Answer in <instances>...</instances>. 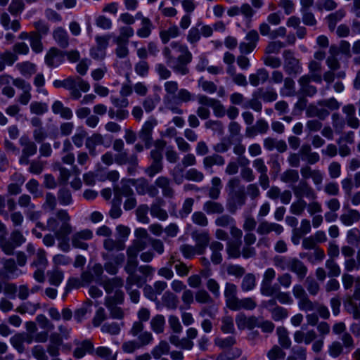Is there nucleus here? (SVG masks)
Here are the masks:
<instances>
[{
  "label": "nucleus",
  "instance_id": "f257e3e1",
  "mask_svg": "<svg viewBox=\"0 0 360 360\" xmlns=\"http://www.w3.org/2000/svg\"><path fill=\"white\" fill-rule=\"evenodd\" d=\"M162 54L166 63L171 67L173 71L181 75L189 73L187 65L192 61V53L188 47L179 41H172L169 46H165Z\"/></svg>",
  "mask_w": 360,
  "mask_h": 360
},
{
  "label": "nucleus",
  "instance_id": "f03ea898",
  "mask_svg": "<svg viewBox=\"0 0 360 360\" xmlns=\"http://www.w3.org/2000/svg\"><path fill=\"white\" fill-rule=\"evenodd\" d=\"M70 217L65 210H58L53 216L47 220V230L53 232L56 238L60 240L66 238L72 231L70 223Z\"/></svg>",
  "mask_w": 360,
  "mask_h": 360
},
{
  "label": "nucleus",
  "instance_id": "7ed1b4c3",
  "mask_svg": "<svg viewBox=\"0 0 360 360\" xmlns=\"http://www.w3.org/2000/svg\"><path fill=\"white\" fill-rule=\"evenodd\" d=\"M276 267L281 271H288L295 274L298 280L302 281L308 274V267L301 259L296 257L276 255L273 258Z\"/></svg>",
  "mask_w": 360,
  "mask_h": 360
},
{
  "label": "nucleus",
  "instance_id": "20e7f679",
  "mask_svg": "<svg viewBox=\"0 0 360 360\" xmlns=\"http://www.w3.org/2000/svg\"><path fill=\"white\" fill-rule=\"evenodd\" d=\"M103 248L105 252H102V257L105 260H115L117 264H123L125 260V255L122 252L125 248L124 240L105 238L103 240Z\"/></svg>",
  "mask_w": 360,
  "mask_h": 360
},
{
  "label": "nucleus",
  "instance_id": "39448f33",
  "mask_svg": "<svg viewBox=\"0 0 360 360\" xmlns=\"http://www.w3.org/2000/svg\"><path fill=\"white\" fill-rule=\"evenodd\" d=\"M166 92L163 97V102L167 109L173 114L182 115L184 111L176 104V95L179 91V84L176 81H167L164 84Z\"/></svg>",
  "mask_w": 360,
  "mask_h": 360
},
{
  "label": "nucleus",
  "instance_id": "423d86ee",
  "mask_svg": "<svg viewBox=\"0 0 360 360\" xmlns=\"http://www.w3.org/2000/svg\"><path fill=\"white\" fill-rule=\"evenodd\" d=\"M284 60L283 70L288 75L296 76L302 71V67L299 59L295 57L294 53L290 50L283 52Z\"/></svg>",
  "mask_w": 360,
  "mask_h": 360
},
{
  "label": "nucleus",
  "instance_id": "0eeeda50",
  "mask_svg": "<svg viewBox=\"0 0 360 360\" xmlns=\"http://www.w3.org/2000/svg\"><path fill=\"white\" fill-rule=\"evenodd\" d=\"M73 145L70 139H66L63 142L62 154L63 155L61 158V161L65 165L72 166V170L73 174L78 176L81 173V170L78 166L75 164V156L73 153Z\"/></svg>",
  "mask_w": 360,
  "mask_h": 360
},
{
  "label": "nucleus",
  "instance_id": "6e6552de",
  "mask_svg": "<svg viewBox=\"0 0 360 360\" xmlns=\"http://www.w3.org/2000/svg\"><path fill=\"white\" fill-rule=\"evenodd\" d=\"M19 143L22 147V153L19 158V163L20 165H28L30 162L29 158L37 153V146L27 136L20 137Z\"/></svg>",
  "mask_w": 360,
  "mask_h": 360
},
{
  "label": "nucleus",
  "instance_id": "1a4fd4ad",
  "mask_svg": "<svg viewBox=\"0 0 360 360\" xmlns=\"http://www.w3.org/2000/svg\"><path fill=\"white\" fill-rule=\"evenodd\" d=\"M23 274L19 269L15 261L13 259H6L3 262V266L0 269V278L3 280H11L18 278Z\"/></svg>",
  "mask_w": 360,
  "mask_h": 360
},
{
  "label": "nucleus",
  "instance_id": "9d476101",
  "mask_svg": "<svg viewBox=\"0 0 360 360\" xmlns=\"http://www.w3.org/2000/svg\"><path fill=\"white\" fill-rule=\"evenodd\" d=\"M276 277V271L273 268H268L263 274L260 286L261 294L266 297H272L274 289L278 285H272V281Z\"/></svg>",
  "mask_w": 360,
  "mask_h": 360
},
{
  "label": "nucleus",
  "instance_id": "9b49d317",
  "mask_svg": "<svg viewBox=\"0 0 360 360\" xmlns=\"http://www.w3.org/2000/svg\"><path fill=\"white\" fill-rule=\"evenodd\" d=\"M230 196L227 202V207L230 212L234 213L238 207H241L246 203L247 195L245 188L241 187L238 191L229 193Z\"/></svg>",
  "mask_w": 360,
  "mask_h": 360
},
{
  "label": "nucleus",
  "instance_id": "f8f14e48",
  "mask_svg": "<svg viewBox=\"0 0 360 360\" xmlns=\"http://www.w3.org/2000/svg\"><path fill=\"white\" fill-rule=\"evenodd\" d=\"M110 40L109 35L97 36L96 37V46L92 47L90 50V56L94 60H101L105 58V50Z\"/></svg>",
  "mask_w": 360,
  "mask_h": 360
},
{
  "label": "nucleus",
  "instance_id": "ddd939ff",
  "mask_svg": "<svg viewBox=\"0 0 360 360\" xmlns=\"http://www.w3.org/2000/svg\"><path fill=\"white\" fill-rule=\"evenodd\" d=\"M93 238V232L90 229H83L74 233L71 236L72 245L75 248L86 250L89 248L86 240Z\"/></svg>",
  "mask_w": 360,
  "mask_h": 360
},
{
  "label": "nucleus",
  "instance_id": "4468645a",
  "mask_svg": "<svg viewBox=\"0 0 360 360\" xmlns=\"http://www.w3.org/2000/svg\"><path fill=\"white\" fill-rule=\"evenodd\" d=\"M158 124V121L153 117H150L144 122L141 129L139 133V139L144 143L145 146L149 148L152 145V134L153 129Z\"/></svg>",
  "mask_w": 360,
  "mask_h": 360
},
{
  "label": "nucleus",
  "instance_id": "2eb2a0df",
  "mask_svg": "<svg viewBox=\"0 0 360 360\" xmlns=\"http://www.w3.org/2000/svg\"><path fill=\"white\" fill-rule=\"evenodd\" d=\"M150 155L152 159V163L146 169V173L150 177H153L163 169L162 154L158 150H152Z\"/></svg>",
  "mask_w": 360,
  "mask_h": 360
},
{
  "label": "nucleus",
  "instance_id": "dca6fc26",
  "mask_svg": "<svg viewBox=\"0 0 360 360\" xmlns=\"http://www.w3.org/2000/svg\"><path fill=\"white\" fill-rule=\"evenodd\" d=\"M136 19L141 20V27L136 31L138 37L141 39H146L149 37L154 28V25L151 20L144 16L141 12H138L136 14Z\"/></svg>",
  "mask_w": 360,
  "mask_h": 360
},
{
  "label": "nucleus",
  "instance_id": "f3484780",
  "mask_svg": "<svg viewBox=\"0 0 360 360\" xmlns=\"http://www.w3.org/2000/svg\"><path fill=\"white\" fill-rule=\"evenodd\" d=\"M292 191L297 198H303V197L310 200H316L317 198L316 191L307 181H300L298 185L292 187Z\"/></svg>",
  "mask_w": 360,
  "mask_h": 360
},
{
  "label": "nucleus",
  "instance_id": "a211bd4d",
  "mask_svg": "<svg viewBox=\"0 0 360 360\" xmlns=\"http://www.w3.org/2000/svg\"><path fill=\"white\" fill-rule=\"evenodd\" d=\"M192 238L195 242V247L197 249V255H203L210 241L208 232H193Z\"/></svg>",
  "mask_w": 360,
  "mask_h": 360
},
{
  "label": "nucleus",
  "instance_id": "6ab92c4d",
  "mask_svg": "<svg viewBox=\"0 0 360 360\" xmlns=\"http://www.w3.org/2000/svg\"><path fill=\"white\" fill-rule=\"evenodd\" d=\"M63 56L64 55L61 51L56 47H52L45 55V63L49 68H56L62 63Z\"/></svg>",
  "mask_w": 360,
  "mask_h": 360
},
{
  "label": "nucleus",
  "instance_id": "aec40b11",
  "mask_svg": "<svg viewBox=\"0 0 360 360\" xmlns=\"http://www.w3.org/2000/svg\"><path fill=\"white\" fill-rule=\"evenodd\" d=\"M283 231V227L281 225L265 220L259 222L257 228V233L260 236H266L271 232H275L276 235H280Z\"/></svg>",
  "mask_w": 360,
  "mask_h": 360
},
{
  "label": "nucleus",
  "instance_id": "412c9836",
  "mask_svg": "<svg viewBox=\"0 0 360 360\" xmlns=\"http://www.w3.org/2000/svg\"><path fill=\"white\" fill-rule=\"evenodd\" d=\"M236 323L240 330H244L246 328L252 330L257 326H259L257 318L254 316L248 317L243 314H240L236 316Z\"/></svg>",
  "mask_w": 360,
  "mask_h": 360
},
{
  "label": "nucleus",
  "instance_id": "4be33fe9",
  "mask_svg": "<svg viewBox=\"0 0 360 360\" xmlns=\"http://www.w3.org/2000/svg\"><path fill=\"white\" fill-rule=\"evenodd\" d=\"M104 142L103 136L98 133H94L85 140V147L89 150V155L94 158L97 155L96 146L102 145Z\"/></svg>",
  "mask_w": 360,
  "mask_h": 360
},
{
  "label": "nucleus",
  "instance_id": "5701e85b",
  "mask_svg": "<svg viewBox=\"0 0 360 360\" xmlns=\"http://www.w3.org/2000/svg\"><path fill=\"white\" fill-rule=\"evenodd\" d=\"M155 184L162 190V195L165 198H172L174 196V190L171 185L169 178L161 176L156 179Z\"/></svg>",
  "mask_w": 360,
  "mask_h": 360
},
{
  "label": "nucleus",
  "instance_id": "b1692460",
  "mask_svg": "<svg viewBox=\"0 0 360 360\" xmlns=\"http://www.w3.org/2000/svg\"><path fill=\"white\" fill-rule=\"evenodd\" d=\"M298 153L300 156L302 155V160H306L308 165H314L320 160L319 153L313 152L311 146L308 143L302 144Z\"/></svg>",
  "mask_w": 360,
  "mask_h": 360
},
{
  "label": "nucleus",
  "instance_id": "393cba45",
  "mask_svg": "<svg viewBox=\"0 0 360 360\" xmlns=\"http://www.w3.org/2000/svg\"><path fill=\"white\" fill-rule=\"evenodd\" d=\"M65 89L70 91L78 87L81 91L87 92L90 89L89 84L80 77H69L65 79Z\"/></svg>",
  "mask_w": 360,
  "mask_h": 360
},
{
  "label": "nucleus",
  "instance_id": "a878e982",
  "mask_svg": "<svg viewBox=\"0 0 360 360\" xmlns=\"http://www.w3.org/2000/svg\"><path fill=\"white\" fill-rule=\"evenodd\" d=\"M224 294L226 307L231 309L238 299L237 297V286L232 283H226Z\"/></svg>",
  "mask_w": 360,
  "mask_h": 360
},
{
  "label": "nucleus",
  "instance_id": "bb28decb",
  "mask_svg": "<svg viewBox=\"0 0 360 360\" xmlns=\"http://www.w3.org/2000/svg\"><path fill=\"white\" fill-rule=\"evenodd\" d=\"M316 338L317 334L314 330H309L307 332L296 330L293 334L294 341L297 344L304 342L305 345H309Z\"/></svg>",
  "mask_w": 360,
  "mask_h": 360
},
{
  "label": "nucleus",
  "instance_id": "cd10ccee",
  "mask_svg": "<svg viewBox=\"0 0 360 360\" xmlns=\"http://www.w3.org/2000/svg\"><path fill=\"white\" fill-rule=\"evenodd\" d=\"M340 220L345 226H350L360 221V212L356 210L349 208L340 216Z\"/></svg>",
  "mask_w": 360,
  "mask_h": 360
},
{
  "label": "nucleus",
  "instance_id": "c85d7f7f",
  "mask_svg": "<svg viewBox=\"0 0 360 360\" xmlns=\"http://www.w3.org/2000/svg\"><path fill=\"white\" fill-rule=\"evenodd\" d=\"M180 34L181 31L175 24L171 25L167 29L160 31V38L164 44H167L170 39L178 37Z\"/></svg>",
  "mask_w": 360,
  "mask_h": 360
},
{
  "label": "nucleus",
  "instance_id": "c756f323",
  "mask_svg": "<svg viewBox=\"0 0 360 360\" xmlns=\"http://www.w3.org/2000/svg\"><path fill=\"white\" fill-rule=\"evenodd\" d=\"M210 250L212 252L210 259L214 264H219L222 262L221 252L224 249V245L219 241H212L210 245Z\"/></svg>",
  "mask_w": 360,
  "mask_h": 360
},
{
  "label": "nucleus",
  "instance_id": "7c9ffc66",
  "mask_svg": "<svg viewBox=\"0 0 360 360\" xmlns=\"http://www.w3.org/2000/svg\"><path fill=\"white\" fill-rule=\"evenodd\" d=\"M330 115L328 109L320 108L314 104H310L306 109V116L307 117H318L321 120H324Z\"/></svg>",
  "mask_w": 360,
  "mask_h": 360
},
{
  "label": "nucleus",
  "instance_id": "2f4dec72",
  "mask_svg": "<svg viewBox=\"0 0 360 360\" xmlns=\"http://www.w3.org/2000/svg\"><path fill=\"white\" fill-rule=\"evenodd\" d=\"M123 285L124 281L120 277H114L105 280L103 283V286L108 294H110L114 291L121 289Z\"/></svg>",
  "mask_w": 360,
  "mask_h": 360
},
{
  "label": "nucleus",
  "instance_id": "473e14b6",
  "mask_svg": "<svg viewBox=\"0 0 360 360\" xmlns=\"http://www.w3.org/2000/svg\"><path fill=\"white\" fill-rule=\"evenodd\" d=\"M52 111L54 114L60 115L61 117L70 120L72 117L73 114L70 108L63 105L60 101H56L52 105Z\"/></svg>",
  "mask_w": 360,
  "mask_h": 360
},
{
  "label": "nucleus",
  "instance_id": "72a5a7b5",
  "mask_svg": "<svg viewBox=\"0 0 360 360\" xmlns=\"http://www.w3.org/2000/svg\"><path fill=\"white\" fill-rule=\"evenodd\" d=\"M222 203L213 200H207L203 204V210L208 214H221L224 212Z\"/></svg>",
  "mask_w": 360,
  "mask_h": 360
},
{
  "label": "nucleus",
  "instance_id": "f704fd0d",
  "mask_svg": "<svg viewBox=\"0 0 360 360\" xmlns=\"http://www.w3.org/2000/svg\"><path fill=\"white\" fill-rule=\"evenodd\" d=\"M146 248V242L141 240H134L132 243L127 248V257L137 259L139 253Z\"/></svg>",
  "mask_w": 360,
  "mask_h": 360
},
{
  "label": "nucleus",
  "instance_id": "c9c22d12",
  "mask_svg": "<svg viewBox=\"0 0 360 360\" xmlns=\"http://www.w3.org/2000/svg\"><path fill=\"white\" fill-rule=\"evenodd\" d=\"M53 37L60 47L65 49L68 46L69 37L66 30L63 28H56L53 32Z\"/></svg>",
  "mask_w": 360,
  "mask_h": 360
},
{
  "label": "nucleus",
  "instance_id": "e433bc0d",
  "mask_svg": "<svg viewBox=\"0 0 360 360\" xmlns=\"http://www.w3.org/2000/svg\"><path fill=\"white\" fill-rule=\"evenodd\" d=\"M212 186L207 189V195L212 200H217L221 193L222 184L220 178L213 177L211 181Z\"/></svg>",
  "mask_w": 360,
  "mask_h": 360
},
{
  "label": "nucleus",
  "instance_id": "4c0bfd02",
  "mask_svg": "<svg viewBox=\"0 0 360 360\" xmlns=\"http://www.w3.org/2000/svg\"><path fill=\"white\" fill-rule=\"evenodd\" d=\"M257 307V303L252 297H247L243 299H238L235 304L232 307L231 310L238 311L242 309L246 310H252Z\"/></svg>",
  "mask_w": 360,
  "mask_h": 360
},
{
  "label": "nucleus",
  "instance_id": "58836bf2",
  "mask_svg": "<svg viewBox=\"0 0 360 360\" xmlns=\"http://www.w3.org/2000/svg\"><path fill=\"white\" fill-rule=\"evenodd\" d=\"M134 35V30L131 26H122L119 28V34L116 36L113 41L121 42H129V39Z\"/></svg>",
  "mask_w": 360,
  "mask_h": 360
},
{
  "label": "nucleus",
  "instance_id": "ea45409f",
  "mask_svg": "<svg viewBox=\"0 0 360 360\" xmlns=\"http://www.w3.org/2000/svg\"><path fill=\"white\" fill-rule=\"evenodd\" d=\"M163 202L162 199H158L156 202L151 205L150 214L153 217L158 218L160 220L165 221L168 218L167 212L161 208V204Z\"/></svg>",
  "mask_w": 360,
  "mask_h": 360
},
{
  "label": "nucleus",
  "instance_id": "a19ab883",
  "mask_svg": "<svg viewBox=\"0 0 360 360\" xmlns=\"http://www.w3.org/2000/svg\"><path fill=\"white\" fill-rule=\"evenodd\" d=\"M202 162L205 168L207 169L214 165L223 166L225 164V159L223 156L214 153L204 158Z\"/></svg>",
  "mask_w": 360,
  "mask_h": 360
},
{
  "label": "nucleus",
  "instance_id": "79ce46f5",
  "mask_svg": "<svg viewBox=\"0 0 360 360\" xmlns=\"http://www.w3.org/2000/svg\"><path fill=\"white\" fill-rule=\"evenodd\" d=\"M16 68L25 77H30L37 72L36 65L30 61L19 63L16 65Z\"/></svg>",
  "mask_w": 360,
  "mask_h": 360
},
{
  "label": "nucleus",
  "instance_id": "37998d69",
  "mask_svg": "<svg viewBox=\"0 0 360 360\" xmlns=\"http://www.w3.org/2000/svg\"><path fill=\"white\" fill-rule=\"evenodd\" d=\"M47 276L49 283L54 286H58L64 278L63 271L58 267H55L53 269L49 271Z\"/></svg>",
  "mask_w": 360,
  "mask_h": 360
},
{
  "label": "nucleus",
  "instance_id": "c03bdc74",
  "mask_svg": "<svg viewBox=\"0 0 360 360\" xmlns=\"http://www.w3.org/2000/svg\"><path fill=\"white\" fill-rule=\"evenodd\" d=\"M281 181L285 184H295L299 181V172L296 169H288L281 175Z\"/></svg>",
  "mask_w": 360,
  "mask_h": 360
},
{
  "label": "nucleus",
  "instance_id": "a18cd8bd",
  "mask_svg": "<svg viewBox=\"0 0 360 360\" xmlns=\"http://www.w3.org/2000/svg\"><path fill=\"white\" fill-rule=\"evenodd\" d=\"M274 293L273 296L282 304H291L293 300L288 292L281 291L280 286H277L274 289Z\"/></svg>",
  "mask_w": 360,
  "mask_h": 360
},
{
  "label": "nucleus",
  "instance_id": "49530a36",
  "mask_svg": "<svg viewBox=\"0 0 360 360\" xmlns=\"http://www.w3.org/2000/svg\"><path fill=\"white\" fill-rule=\"evenodd\" d=\"M165 324V319L163 315H155L150 321L152 330L157 334L163 333Z\"/></svg>",
  "mask_w": 360,
  "mask_h": 360
},
{
  "label": "nucleus",
  "instance_id": "de8ad7c7",
  "mask_svg": "<svg viewBox=\"0 0 360 360\" xmlns=\"http://www.w3.org/2000/svg\"><path fill=\"white\" fill-rule=\"evenodd\" d=\"M283 86L281 89V94L284 96H293L295 94V83L294 80L289 77L285 78Z\"/></svg>",
  "mask_w": 360,
  "mask_h": 360
},
{
  "label": "nucleus",
  "instance_id": "09e8293b",
  "mask_svg": "<svg viewBox=\"0 0 360 360\" xmlns=\"http://www.w3.org/2000/svg\"><path fill=\"white\" fill-rule=\"evenodd\" d=\"M162 300L163 304L170 309H175L179 303L177 297L169 291H167L164 293Z\"/></svg>",
  "mask_w": 360,
  "mask_h": 360
},
{
  "label": "nucleus",
  "instance_id": "8fccbe9b",
  "mask_svg": "<svg viewBox=\"0 0 360 360\" xmlns=\"http://www.w3.org/2000/svg\"><path fill=\"white\" fill-rule=\"evenodd\" d=\"M278 343L284 349H288L291 346V340L288 335V330L283 327H279L276 330Z\"/></svg>",
  "mask_w": 360,
  "mask_h": 360
},
{
  "label": "nucleus",
  "instance_id": "3c124183",
  "mask_svg": "<svg viewBox=\"0 0 360 360\" xmlns=\"http://www.w3.org/2000/svg\"><path fill=\"white\" fill-rule=\"evenodd\" d=\"M146 282V279L134 272L129 274L126 281V289H130L133 285H136L139 288L143 286Z\"/></svg>",
  "mask_w": 360,
  "mask_h": 360
},
{
  "label": "nucleus",
  "instance_id": "603ef678",
  "mask_svg": "<svg viewBox=\"0 0 360 360\" xmlns=\"http://www.w3.org/2000/svg\"><path fill=\"white\" fill-rule=\"evenodd\" d=\"M345 15V11L343 9H340L335 13L330 14L327 18L329 30L330 31H334L337 22L342 19Z\"/></svg>",
  "mask_w": 360,
  "mask_h": 360
},
{
  "label": "nucleus",
  "instance_id": "864d4df0",
  "mask_svg": "<svg viewBox=\"0 0 360 360\" xmlns=\"http://www.w3.org/2000/svg\"><path fill=\"white\" fill-rule=\"evenodd\" d=\"M332 126L337 134L342 133L345 127V120L338 112H334L331 115Z\"/></svg>",
  "mask_w": 360,
  "mask_h": 360
},
{
  "label": "nucleus",
  "instance_id": "5fc2aeb1",
  "mask_svg": "<svg viewBox=\"0 0 360 360\" xmlns=\"http://www.w3.org/2000/svg\"><path fill=\"white\" fill-rule=\"evenodd\" d=\"M170 347L166 341H160L151 351V354L155 359H159L162 355L169 352Z\"/></svg>",
  "mask_w": 360,
  "mask_h": 360
},
{
  "label": "nucleus",
  "instance_id": "6e6d98bb",
  "mask_svg": "<svg viewBox=\"0 0 360 360\" xmlns=\"http://www.w3.org/2000/svg\"><path fill=\"white\" fill-rule=\"evenodd\" d=\"M241 241H229L226 245V252L229 257L238 258L241 255L240 248Z\"/></svg>",
  "mask_w": 360,
  "mask_h": 360
},
{
  "label": "nucleus",
  "instance_id": "4d7b16f0",
  "mask_svg": "<svg viewBox=\"0 0 360 360\" xmlns=\"http://www.w3.org/2000/svg\"><path fill=\"white\" fill-rule=\"evenodd\" d=\"M41 39L42 37L39 36L35 32H31L30 44L32 50L36 53H41L44 50Z\"/></svg>",
  "mask_w": 360,
  "mask_h": 360
},
{
  "label": "nucleus",
  "instance_id": "13d9d810",
  "mask_svg": "<svg viewBox=\"0 0 360 360\" xmlns=\"http://www.w3.org/2000/svg\"><path fill=\"white\" fill-rule=\"evenodd\" d=\"M108 116L110 119H116L119 121L126 120L129 117V112L125 108H117L115 110L113 108H110L108 111Z\"/></svg>",
  "mask_w": 360,
  "mask_h": 360
},
{
  "label": "nucleus",
  "instance_id": "bf43d9fd",
  "mask_svg": "<svg viewBox=\"0 0 360 360\" xmlns=\"http://www.w3.org/2000/svg\"><path fill=\"white\" fill-rule=\"evenodd\" d=\"M256 285V278L252 274L245 275L241 283V289L243 291L248 292L253 290Z\"/></svg>",
  "mask_w": 360,
  "mask_h": 360
},
{
  "label": "nucleus",
  "instance_id": "052dcab7",
  "mask_svg": "<svg viewBox=\"0 0 360 360\" xmlns=\"http://www.w3.org/2000/svg\"><path fill=\"white\" fill-rule=\"evenodd\" d=\"M195 300L200 304H207L214 302L210 293L205 289L199 290L195 292Z\"/></svg>",
  "mask_w": 360,
  "mask_h": 360
},
{
  "label": "nucleus",
  "instance_id": "680f3d73",
  "mask_svg": "<svg viewBox=\"0 0 360 360\" xmlns=\"http://www.w3.org/2000/svg\"><path fill=\"white\" fill-rule=\"evenodd\" d=\"M305 287L307 292L311 296H316L320 291V285L312 277H307L305 280Z\"/></svg>",
  "mask_w": 360,
  "mask_h": 360
},
{
  "label": "nucleus",
  "instance_id": "e2e57ef3",
  "mask_svg": "<svg viewBox=\"0 0 360 360\" xmlns=\"http://www.w3.org/2000/svg\"><path fill=\"white\" fill-rule=\"evenodd\" d=\"M48 264L46 253L44 250L39 249L37 252V258L31 264L32 266L43 267L45 269Z\"/></svg>",
  "mask_w": 360,
  "mask_h": 360
},
{
  "label": "nucleus",
  "instance_id": "0e129e2a",
  "mask_svg": "<svg viewBox=\"0 0 360 360\" xmlns=\"http://www.w3.org/2000/svg\"><path fill=\"white\" fill-rule=\"evenodd\" d=\"M269 311H271V318L275 321L283 320L287 318L288 316V310L283 307L276 306Z\"/></svg>",
  "mask_w": 360,
  "mask_h": 360
},
{
  "label": "nucleus",
  "instance_id": "69168bd1",
  "mask_svg": "<svg viewBox=\"0 0 360 360\" xmlns=\"http://www.w3.org/2000/svg\"><path fill=\"white\" fill-rule=\"evenodd\" d=\"M23 336L22 333L15 334L10 338L11 345L19 352L22 353L25 348L24 346Z\"/></svg>",
  "mask_w": 360,
  "mask_h": 360
},
{
  "label": "nucleus",
  "instance_id": "338daca9",
  "mask_svg": "<svg viewBox=\"0 0 360 360\" xmlns=\"http://www.w3.org/2000/svg\"><path fill=\"white\" fill-rule=\"evenodd\" d=\"M306 207V201L303 198H298L297 200L291 204L290 211L293 214L301 215Z\"/></svg>",
  "mask_w": 360,
  "mask_h": 360
},
{
  "label": "nucleus",
  "instance_id": "774afa93",
  "mask_svg": "<svg viewBox=\"0 0 360 360\" xmlns=\"http://www.w3.org/2000/svg\"><path fill=\"white\" fill-rule=\"evenodd\" d=\"M25 5L23 0H11L8 11L13 15L21 13L25 9Z\"/></svg>",
  "mask_w": 360,
  "mask_h": 360
}]
</instances>
